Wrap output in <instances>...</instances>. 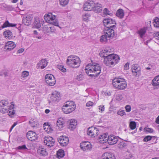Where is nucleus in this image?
<instances>
[{
  "label": "nucleus",
  "instance_id": "nucleus-1",
  "mask_svg": "<svg viewBox=\"0 0 159 159\" xmlns=\"http://www.w3.org/2000/svg\"><path fill=\"white\" fill-rule=\"evenodd\" d=\"M101 67L98 64L95 63L88 64L85 69V72L90 76H97L100 73Z\"/></svg>",
  "mask_w": 159,
  "mask_h": 159
},
{
  "label": "nucleus",
  "instance_id": "nucleus-2",
  "mask_svg": "<svg viewBox=\"0 0 159 159\" xmlns=\"http://www.w3.org/2000/svg\"><path fill=\"white\" fill-rule=\"evenodd\" d=\"M80 60L77 56L71 55L68 56L66 60L67 65L72 68H78L80 65Z\"/></svg>",
  "mask_w": 159,
  "mask_h": 159
},
{
  "label": "nucleus",
  "instance_id": "nucleus-3",
  "mask_svg": "<svg viewBox=\"0 0 159 159\" xmlns=\"http://www.w3.org/2000/svg\"><path fill=\"white\" fill-rule=\"evenodd\" d=\"M103 56L104 57V63L107 66L116 64L120 60L118 55L113 54L108 55L107 56L103 55Z\"/></svg>",
  "mask_w": 159,
  "mask_h": 159
},
{
  "label": "nucleus",
  "instance_id": "nucleus-4",
  "mask_svg": "<svg viewBox=\"0 0 159 159\" xmlns=\"http://www.w3.org/2000/svg\"><path fill=\"white\" fill-rule=\"evenodd\" d=\"M112 84L114 88L119 90L125 89L127 86V84L122 78H115L112 81Z\"/></svg>",
  "mask_w": 159,
  "mask_h": 159
},
{
  "label": "nucleus",
  "instance_id": "nucleus-5",
  "mask_svg": "<svg viewBox=\"0 0 159 159\" xmlns=\"http://www.w3.org/2000/svg\"><path fill=\"white\" fill-rule=\"evenodd\" d=\"M76 106L73 101L66 102L62 107L63 111L65 113L69 114L74 111L75 109Z\"/></svg>",
  "mask_w": 159,
  "mask_h": 159
},
{
  "label": "nucleus",
  "instance_id": "nucleus-6",
  "mask_svg": "<svg viewBox=\"0 0 159 159\" xmlns=\"http://www.w3.org/2000/svg\"><path fill=\"white\" fill-rule=\"evenodd\" d=\"M56 18V16L53 15L51 13L46 14L44 16L45 20L48 23L52 24L54 26H59L58 22Z\"/></svg>",
  "mask_w": 159,
  "mask_h": 159
},
{
  "label": "nucleus",
  "instance_id": "nucleus-7",
  "mask_svg": "<svg viewBox=\"0 0 159 159\" xmlns=\"http://www.w3.org/2000/svg\"><path fill=\"white\" fill-rule=\"evenodd\" d=\"M103 24L106 28H116V21L111 18H106L103 21Z\"/></svg>",
  "mask_w": 159,
  "mask_h": 159
},
{
  "label": "nucleus",
  "instance_id": "nucleus-8",
  "mask_svg": "<svg viewBox=\"0 0 159 159\" xmlns=\"http://www.w3.org/2000/svg\"><path fill=\"white\" fill-rule=\"evenodd\" d=\"M45 80L46 83L49 86H53L56 84L55 79L51 74H46L45 76Z\"/></svg>",
  "mask_w": 159,
  "mask_h": 159
},
{
  "label": "nucleus",
  "instance_id": "nucleus-9",
  "mask_svg": "<svg viewBox=\"0 0 159 159\" xmlns=\"http://www.w3.org/2000/svg\"><path fill=\"white\" fill-rule=\"evenodd\" d=\"M9 103L7 100H3L0 102V112L4 113L7 111L8 108L9 107L7 105Z\"/></svg>",
  "mask_w": 159,
  "mask_h": 159
},
{
  "label": "nucleus",
  "instance_id": "nucleus-10",
  "mask_svg": "<svg viewBox=\"0 0 159 159\" xmlns=\"http://www.w3.org/2000/svg\"><path fill=\"white\" fill-rule=\"evenodd\" d=\"M115 29L112 28H106V29H105L104 33L105 34V35L107 36V38L110 39H112L115 35L114 30Z\"/></svg>",
  "mask_w": 159,
  "mask_h": 159
},
{
  "label": "nucleus",
  "instance_id": "nucleus-11",
  "mask_svg": "<svg viewBox=\"0 0 159 159\" xmlns=\"http://www.w3.org/2000/svg\"><path fill=\"white\" fill-rule=\"evenodd\" d=\"M58 141L62 146H66L68 143L69 140L68 138L65 136H60L58 138Z\"/></svg>",
  "mask_w": 159,
  "mask_h": 159
},
{
  "label": "nucleus",
  "instance_id": "nucleus-12",
  "mask_svg": "<svg viewBox=\"0 0 159 159\" xmlns=\"http://www.w3.org/2000/svg\"><path fill=\"white\" fill-rule=\"evenodd\" d=\"M93 4V1L92 0H89L85 2L83 6L84 10L86 11L92 10Z\"/></svg>",
  "mask_w": 159,
  "mask_h": 159
},
{
  "label": "nucleus",
  "instance_id": "nucleus-13",
  "mask_svg": "<svg viewBox=\"0 0 159 159\" xmlns=\"http://www.w3.org/2000/svg\"><path fill=\"white\" fill-rule=\"evenodd\" d=\"M26 135L27 139L31 141H35L37 139V135L35 132L32 131H29Z\"/></svg>",
  "mask_w": 159,
  "mask_h": 159
},
{
  "label": "nucleus",
  "instance_id": "nucleus-14",
  "mask_svg": "<svg viewBox=\"0 0 159 159\" xmlns=\"http://www.w3.org/2000/svg\"><path fill=\"white\" fill-rule=\"evenodd\" d=\"M131 70L134 76L138 77L140 75V68L137 65L134 64L132 66Z\"/></svg>",
  "mask_w": 159,
  "mask_h": 159
},
{
  "label": "nucleus",
  "instance_id": "nucleus-15",
  "mask_svg": "<svg viewBox=\"0 0 159 159\" xmlns=\"http://www.w3.org/2000/svg\"><path fill=\"white\" fill-rule=\"evenodd\" d=\"M118 140V137L113 135H110L108 136L107 142L110 145H113L116 144Z\"/></svg>",
  "mask_w": 159,
  "mask_h": 159
},
{
  "label": "nucleus",
  "instance_id": "nucleus-16",
  "mask_svg": "<svg viewBox=\"0 0 159 159\" xmlns=\"http://www.w3.org/2000/svg\"><path fill=\"white\" fill-rule=\"evenodd\" d=\"M33 17L31 14L27 15L23 19V22L26 25L28 26L31 24Z\"/></svg>",
  "mask_w": 159,
  "mask_h": 159
},
{
  "label": "nucleus",
  "instance_id": "nucleus-17",
  "mask_svg": "<svg viewBox=\"0 0 159 159\" xmlns=\"http://www.w3.org/2000/svg\"><path fill=\"white\" fill-rule=\"evenodd\" d=\"M152 84L153 86L154 90L157 89L159 88V75L155 76L152 82Z\"/></svg>",
  "mask_w": 159,
  "mask_h": 159
},
{
  "label": "nucleus",
  "instance_id": "nucleus-18",
  "mask_svg": "<svg viewBox=\"0 0 159 159\" xmlns=\"http://www.w3.org/2000/svg\"><path fill=\"white\" fill-rule=\"evenodd\" d=\"M16 46V45L14 42L8 41L6 43L5 48L6 51H9L13 49Z\"/></svg>",
  "mask_w": 159,
  "mask_h": 159
},
{
  "label": "nucleus",
  "instance_id": "nucleus-19",
  "mask_svg": "<svg viewBox=\"0 0 159 159\" xmlns=\"http://www.w3.org/2000/svg\"><path fill=\"white\" fill-rule=\"evenodd\" d=\"M60 93L57 91H54L52 94L51 98L54 102H58L60 99Z\"/></svg>",
  "mask_w": 159,
  "mask_h": 159
},
{
  "label": "nucleus",
  "instance_id": "nucleus-20",
  "mask_svg": "<svg viewBox=\"0 0 159 159\" xmlns=\"http://www.w3.org/2000/svg\"><path fill=\"white\" fill-rule=\"evenodd\" d=\"M102 9V5L98 2L94 3L92 10L96 13H99L100 12Z\"/></svg>",
  "mask_w": 159,
  "mask_h": 159
},
{
  "label": "nucleus",
  "instance_id": "nucleus-21",
  "mask_svg": "<svg viewBox=\"0 0 159 159\" xmlns=\"http://www.w3.org/2000/svg\"><path fill=\"white\" fill-rule=\"evenodd\" d=\"M91 145L90 143L88 142H84L80 144V147L83 151L90 149Z\"/></svg>",
  "mask_w": 159,
  "mask_h": 159
},
{
  "label": "nucleus",
  "instance_id": "nucleus-22",
  "mask_svg": "<svg viewBox=\"0 0 159 159\" xmlns=\"http://www.w3.org/2000/svg\"><path fill=\"white\" fill-rule=\"evenodd\" d=\"M101 159H116V158L113 153L106 152L103 154Z\"/></svg>",
  "mask_w": 159,
  "mask_h": 159
},
{
  "label": "nucleus",
  "instance_id": "nucleus-23",
  "mask_svg": "<svg viewBox=\"0 0 159 159\" xmlns=\"http://www.w3.org/2000/svg\"><path fill=\"white\" fill-rule=\"evenodd\" d=\"M50 142L51 146H53L55 142V140L51 136L45 137L44 138L43 142L44 144Z\"/></svg>",
  "mask_w": 159,
  "mask_h": 159
},
{
  "label": "nucleus",
  "instance_id": "nucleus-24",
  "mask_svg": "<svg viewBox=\"0 0 159 159\" xmlns=\"http://www.w3.org/2000/svg\"><path fill=\"white\" fill-rule=\"evenodd\" d=\"M48 62L46 59H43L40 60L37 64V66L39 68L43 69L47 65Z\"/></svg>",
  "mask_w": 159,
  "mask_h": 159
},
{
  "label": "nucleus",
  "instance_id": "nucleus-25",
  "mask_svg": "<svg viewBox=\"0 0 159 159\" xmlns=\"http://www.w3.org/2000/svg\"><path fill=\"white\" fill-rule=\"evenodd\" d=\"M108 139V134L107 133L103 134L100 135L99 137L100 142L102 143H104L107 142Z\"/></svg>",
  "mask_w": 159,
  "mask_h": 159
},
{
  "label": "nucleus",
  "instance_id": "nucleus-26",
  "mask_svg": "<svg viewBox=\"0 0 159 159\" xmlns=\"http://www.w3.org/2000/svg\"><path fill=\"white\" fill-rule=\"evenodd\" d=\"M34 26L36 28H39L41 25V23L39 18L38 16L35 17L34 18Z\"/></svg>",
  "mask_w": 159,
  "mask_h": 159
},
{
  "label": "nucleus",
  "instance_id": "nucleus-27",
  "mask_svg": "<svg viewBox=\"0 0 159 159\" xmlns=\"http://www.w3.org/2000/svg\"><path fill=\"white\" fill-rule=\"evenodd\" d=\"M38 153L40 155L45 156L48 155L46 149L42 147H39L38 150Z\"/></svg>",
  "mask_w": 159,
  "mask_h": 159
},
{
  "label": "nucleus",
  "instance_id": "nucleus-28",
  "mask_svg": "<svg viewBox=\"0 0 159 159\" xmlns=\"http://www.w3.org/2000/svg\"><path fill=\"white\" fill-rule=\"evenodd\" d=\"M77 125V121L75 119H71L70 122L69 124L68 125L69 129H75Z\"/></svg>",
  "mask_w": 159,
  "mask_h": 159
},
{
  "label": "nucleus",
  "instance_id": "nucleus-29",
  "mask_svg": "<svg viewBox=\"0 0 159 159\" xmlns=\"http://www.w3.org/2000/svg\"><path fill=\"white\" fill-rule=\"evenodd\" d=\"M152 24L155 27L159 29V17H156L153 18Z\"/></svg>",
  "mask_w": 159,
  "mask_h": 159
},
{
  "label": "nucleus",
  "instance_id": "nucleus-30",
  "mask_svg": "<svg viewBox=\"0 0 159 159\" xmlns=\"http://www.w3.org/2000/svg\"><path fill=\"white\" fill-rule=\"evenodd\" d=\"M64 124L63 119L61 118H59L57 122V126L58 127V129H61L63 127Z\"/></svg>",
  "mask_w": 159,
  "mask_h": 159
},
{
  "label": "nucleus",
  "instance_id": "nucleus-31",
  "mask_svg": "<svg viewBox=\"0 0 159 159\" xmlns=\"http://www.w3.org/2000/svg\"><path fill=\"white\" fill-rule=\"evenodd\" d=\"M146 30L147 28L144 27L141 28L138 31L137 33L139 34L141 38H143L146 31Z\"/></svg>",
  "mask_w": 159,
  "mask_h": 159
},
{
  "label": "nucleus",
  "instance_id": "nucleus-32",
  "mask_svg": "<svg viewBox=\"0 0 159 159\" xmlns=\"http://www.w3.org/2000/svg\"><path fill=\"white\" fill-rule=\"evenodd\" d=\"M116 15L120 18H122L124 16L123 10L121 9L118 10L116 13Z\"/></svg>",
  "mask_w": 159,
  "mask_h": 159
},
{
  "label": "nucleus",
  "instance_id": "nucleus-33",
  "mask_svg": "<svg viewBox=\"0 0 159 159\" xmlns=\"http://www.w3.org/2000/svg\"><path fill=\"white\" fill-rule=\"evenodd\" d=\"M29 123L31 126L34 127L38 124V122L36 119H31L29 121Z\"/></svg>",
  "mask_w": 159,
  "mask_h": 159
},
{
  "label": "nucleus",
  "instance_id": "nucleus-34",
  "mask_svg": "<svg viewBox=\"0 0 159 159\" xmlns=\"http://www.w3.org/2000/svg\"><path fill=\"white\" fill-rule=\"evenodd\" d=\"M57 154L58 158L63 157L64 156V151L62 149H59L57 152Z\"/></svg>",
  "mask_w": 159,
  "mask_h": 159
},
{
  "label": "nucleus",
  "instance_id": "nucleus-35",
  "mask_svg": "<svg viewBox=\"0 0 159 159\" xmlns=\"http://www.w3.org/2000/svg\"><path fill=\"white\" fill-rule=\"evenodd\" d=\"M15 25L9 23L8 21H6L4 23L2 26V28H4L7 27H14L15 26Z\"/></svg>",
  "mask_w": 159,
  "mask_h": 159
},
{
  "label": "nucleus",
  "instance_id": "nucleus-36",
  "mask_svg": "<svg viewBox=\"0 0 159 159\" xmlns=\"http://www.w3.org/2000/svg\"><path fill=\"white\" fill-rule=\"evenodd\" d=\"M103 35L101 36L100 39V41L102 42H107L108 40H109L110 39L108 38L107 36L105 35V34L103 33Z\"/></svg>",
  "mask_w": 159,
  "mask_h": 159
},
{
  "label": "nucleus",
  "instance_id": "nucleus-37",
  "mask_svg": "<svg viewBox=\"0 0 159 159\" xmlns=\"http://www.w3.org/2000/svg\"><path fill=\"white\" fill-rule=\"evenodd\" d=\"M3 35L7 39L10 36H11L12 34L11 32L9 30H7L5 31L3 33Z\"/></svg>",
  "mask_w": 159,
  "mask_h": 159
},
{
  "label": "nucleus",
  "instance_id": "nucleus-38",
  "mask_svg": "<svg viewBox=\"0 0 159 159\" xmlns=\"http://www.w3.org/2000/svg\"><path fill=\"white\" fill-rule=\"evenodd\" d=\"M157 140V139L156 136L150 135V144L156 143Z\"/></svg>",
  "mask_w": 159,
  "mask_h": 159
},
{
  "label": "nucleus",
  "instance_id": "nucleus-39",
  "mask_svg": "<svg viewBox=\"0 0 159 159\" xmlns=\"http://www.w3.org/2000/svg\"><path fill=\"white\" fill-rule=\"evenodd\" d=\"M3 7L5 10L8 11H12L14 9V8L10 5H5L3 6Z\"/></svg>",
  "mask_w": 159,
  "mask_h": 159
},
{
  "label": "nucleus",
  "instance_id": "nucleus-40",
  "mask_svg": "<svg viewBox=\"0 0 159 159\" xmlns=\"http://www.w3.org/2000/svg\"><path fill=\"white\" fill-rule=\"evenodd\" d=\"M103 53H104V56L108 54L109 53L111 52V49L109 47H107L105 48L103 50Z\"/></svg>",
  "mask_w": 159,
  "mask_h": 159
},
{
  "label": "nucleus",
  "instance_id": "nucleus-41",
  "mask_svg": "<svg viewBox=\"0 0 159 159\" xmlns=\"http://www.w3.org/2000/svg\"><path fill=\"white\" fill-rule=\"evenodd\" d=\"M94 127H91L88 129L87 134L89 135L92 136Z\"/></svg>",
  "mask_w": 159,
  "mask_h": 159
},
{
  "label": "nucleus",
  "instance_id": "nucleus-42",
  "mask_svg": "<svg viewBox=\"0 0 159 159\" xmlns=\"http://www.w3.org/2000/svg\"><path fill=\"white\" fill-rule=\"evenodd\" d=\"M136 124L134 121H131L129 123V127L131 129L133 130L135 129Z\"/></svg>",
  "mask_w": 159,
  "mask_h": 159
},
{
  "label": "nucleus",
  "instance_id": "nucleus-43",
  "mask_svg": "<svg viewBox=\"0 0 159 159\" xmlns=\"http://www.w3.org/2000/svg\"><path fill=\"white\" fill-rule=\"evenodd\" d=\"M7 109L8 111L7 112H8L9 116H11H11L15 114V111L13 109H10L9 108V107Z\"/></svg>",
  "mask_w": 159,
  "mask_h": 159
},
{
  "label": "nucleus",
  "instance_id": "nucleus-44",
  "mask_svg": "<svg viewBox=\"0 0 159 159\" xmlns=\"http://www.w3.org/2000/svg\"><path fill=\"white\" fill-rule=\"evenodd\" d=\"M103 13L105 15L107 16L108 15H111L112 13H111L110 11L108 10L107 8H105L103 10Z\"/></svg>",
  "mask_w": 159,
  "mask_h": 159
},
{
  "label": "nucleus",
  "instance_id": "nucleus-45",
  "mask_svg": "<svg viewBox=\"0 0 159 159\" xmlns=\"http://www.w3.org/2000/svg\"><path fill=\"white\" fill-rule=\"evenodd\" d=\"M117 114L118 115H120L121 116H123L125 115V112L124 110H122L120 109L117 113Z\"/></svg>",
  "mask_w": 159,
  "mask_h": 159
},
{
  "label": "nucleus",
  "instance_id": "nucleus-46",
  "mask_svg": "<svg viewBox=\"0 0 159 159\" xmlns=\"http://www.w3.org/2000/svg\"><path fill=\"white\" fill-rule=\"evenodd\" d=\"M69 0H60V2L61 5L65 6L67 5Z\"/></svg>",
  "mask_w": 159,
  "mask_h": 159
},
{
  "label": "nucleus",
  "instance_id": "nucleus-47",
  "mask_svg": "<svg viewBox=\"0 0 159 159\" xmlns=\"http://www.w3.org/2000/svg\"><path fill=\"white\" fill-rule=\"evenodd\" d=\"M84 78V76L82 74H80L77 75L76 77V79L78 81H81Z\"/></svg>",
  "mask_w": 159,
  "mask_h": 159
},
{
  "label": "nucleus",
  "instance_id": "nucleus-48",
  "mask_svg": "<svg viewBox=\"0 0 159 159\" xmlns=\"http://www.w3.org/2000/svg\"><path fill=\"white\" fill-rule=\"evenodd\" d=\"M90 14L86 13L85 14L83 15V20L84 21H86L88 19V18L90 16Z\"/></svg>",
  "mask_w": 159,
  "mask_h": 159
},
{
  "label": "nucleus",
  "instance_id": "nucleus-49",
  "mask_svg": "<svg viewBox=\"0 0 159 159\" xmlns=\"http://www.w3.org/2000/svg\"><path fill=\"white\" fill-rule=\"evenodd\" d=\"M98 130L97 128L94 127L93 132V136H97L98 135Z\"/></svg>",
  "mask_w": 159,
  "mask_h": 159
},
{
  "label": "nucleus",
  "instance_id": "nucleus-50",
  "mask_svg": "<svg viewBox=\"0 0 159 159\" xmlns=\"http://www.w3.org/2000/svg\"><path fill=\"white\" fill-rule=\"evenodd\" d=\"M29 72L28 71H24L22 73V76L23 77H25L28 76Z\"/></svg>",
  "mask_w": 159,
  "mask_h": 159
},
{
  "label": "nucleus",
  "instance_id": "nucleus-51",
  "mask_svg": "<svg viewBox=\"0 0 159 159\" xmlns=\"http://www.w3.org/2000/svg\"><path fill=\"white\" fill-rule=\"evenodd\" d=\"M123 97L121 94L116 95V99L117 100L120 101L122 99Z\"/></svg>",
  "mask_w": 159,
  "mask_h": 159
},
{
  "label": "nucleus",
  "instance_id": "nucleus-52",
  "mask_svg": "<svg viewBox=\"0 0 159 159\" xmlns=\"http://www.w3.org/2000/svg\"><path fill=\"white\" fill-rule=\"evenodd\" d=\"M17 148L19 150H25L27 149L25 145H24L22 146H19L17 147Z\"/></svg>",
  "mask_w": 159,
  "mask_h": 159
},
{
  "label": "nucleus",
  "instance_id": "nucleus-53",
  "mask_svg": "<svg viewBox=\"0 0 159 159\" xmlns=\"http://www.w3.org/2000/svg\"><path fill=\"white\" fill-rule=\"evenodd\" d=\"M60 70L63 72L66 71V69L64 68V66H60L58 67Z\"/></svg>",
  "mask_w": 159,
  "mask_h": 159
},
{
  "label": "nucleus",
  "instance_id": "nucleus-54",
  "mask_svg": "<svg viewBox=\"0 0 159 159\" xmlns=\"http://www.w3.org/2000/svg\"><path fill=\"white\" fill-rule=\"evenodd\" d=\"M126 111L129 112L131 111V107L130 105H127L125 107Z\"/></svg>",
  "mask_w": 159,
  "mask_h": 159
},
{
  "label": "nucleus",
  "instance_id": "nucleus-55",
  "mask_svg": "<svg viewBox=\"0 0 159 159\" xmlns=\"http://www.w3.org/2000/svg\"><path fill=\"white\" fill-rule=\"evenodd\" d=\"M98 107L100 112H102L104 111L105 109L104 106L103 105H100Z\"/></svg>",
  "mask_w": 159,
  "mask_h": 159
},
{
  "label": "nucleus",
  "instance_id": "nucleus-56",
  "mask_svg": "<svg viewBox=\"0 0 159 159\" xmlns=\"http://www.w3.org/2000/svg\"><path fill=\"white\" fill-rule=\"evenodd\" d=\"M93 105V103L91 101L88 102L86 104L87 107H89L90 106H92Z\"/></svg>",
  "mask_w": 159,
  "mask_h": 159
},
{
  "label": "nucleus",
  "instance_id": "nucleus-57",
  "mask_svg": "<svg viewBox=\"0 0 159 159\" xmlns=\"http://www.w3.org/2000/svg\"><path fill=\"white\" fill-rule=\"evenodd\" d=\"M129 63H126L124 66V69L125 70H127L129 69Z\"/></svg>",
  "mask_w": 159,
  "mask_h": 159
},
{
  "label": "nucleus",
  "instance_id": "nucleus-58",
  "mask_svg": "<svg viewBox=\"0 0 159 159\" xmlns=\"http://www.w3.org/2000/svg\"><path fill=\"white\" fill-rule=\"evenodd\" d=\"M154 37L157 38H159V31H157L154 33Z\"/></svg>",
  "mask_w": 159,
  "mask_h": 159
},
{
  "label": "nucleus",
  "instance_id": "nucleus-59",
  "mask_svg": "<svg viewBox=\"0 0 159 159\" xmlns=\"http://www.w3.org/2000/svg\"><path fill=\"white\" fill-rule=\"evenodd\" d=\"M143 141L144 142H147L149 141V135H148L145 137L143 139Z\"/></svg>",
  "mask_w": 159,
  "mask_h": 159
},
{
  "label": "nucleus",
  "instance_id": "nucleus-60",
  "mask_svg": "<svg viewBox=\"0 0 159 159\" xmlns=\"http://www.w3.org/2000/svg\"><path fill=\"white\" fill-rule=\"evenodd\" d=\"M17 124V122H15L12 125L11 127L10 128V131H11V130H12V129L14 128V127L16 126Z\"/></svg>",
  "mask_w": 159,
  "mask_h": 159
},
{
  "label": "nucleus",
  "instance_id": "nucleus-61",
  "mask_svg": "<svg viewBox=\"0 0 159 159\" xmlns=\"http://www.w3.org/2000/svg\"><path fill=\"white\" fill-rule=\"evenodd\" d=\"M54 28L53 26V27H46V28H47L48 29V28H49L50 29V30L52 32H54L55 30L54 29H53V30L52 29V28Z\"/></svg>",
  "mask_w": 159,
  "mask_h": 159
},
{
  "label": "nucleus",
  "instance_id": "nucleus-62",
  "mask_svg": "<svg viewBox=\"0 0 159 159\" xmlns=\"http://www.w3.org/2000/svg\"><path fill=\"white\" fill-rule=\"evenodd\" d=\"M47 129L48 130V132H51L53 130L52 128L49 126H48Z\"/></svg>",
  "mask_w": 159,
  "mask_h": 159
},
{
  "label": "nucleus",
  "instance_id": "nucleus-63",
  "mask_svg": "<svg viewBox=\"0 0 159 159\" xmlns=\"http://www.w3.org/2000/svg\"><path fill=\"white\" fill-rule=\"evenodd\" d=\"M144 131L145 132H149V128L148 127V126L145 127L144 128Z\"/></svg>",
  "mask_w": 159,
  "mask_h": 159
},
{
  "label": "nucleus",
  "instance_id": "nucleus-64",
  "mask_svg": "<svg viewBox=\"0 0 159 159\" xmlns=\"http://www.w3.org/2000/svg\"><path fill=\"white\" fill-rule=\"evenodd\" d=\"M156 122L157 124H159V115L157 118L156 120Z\"/></svg>",
  "mask_w": 159,
  "mask_h": 159
}]
</instances>
